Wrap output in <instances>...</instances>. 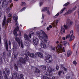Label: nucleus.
Masks as SVG:
<instances>
[{
  "instance_id": "nucleus-61",
  "label": "nucleus",
  "mask_w": 79,
  "mask_h": 79,
  "mask_svg": "<svg viewBox=\"0 0 79 79\" xmlns=\"http://www.w3.org/2000/svg\"><path fill=\"white\" fill-rule=\"evenodd\" d=\"M2 74V71H0V75H1Z\"/></svg>"
},
{
  "instance_id": "nucleus-52",
  "label": "nucleus",
  "mask_w": 79,
  "mask_h": 79,
  "mask_svg": "<svg viewBox=\"0 0 79 79\" xmlns=\"http://www.w3.org/2000/svg\"><path fill=\"white\" fill-rule=\"evenodd\" d=\"M44 16H45V15H44V14H42V19H44Z\"/></svg>"
},
{
  "instance_id": "nucleus-48",
  "label": "nucleus",
  "mask_w": 79,
  "mask_h": 79,
  "mask_svg": "<svg viewBox=\"0 0 79 79\" xmlns=\"http://www.w3.org/2000/svg\"><path fill=\"white\" fill-rule=\"evenodd\" d=\"M21 59H22V58H21V59H19V60L20 62H23V60H21Z\"/></svg>"
},
{
  "instance_id": "nucleus-22",
  "label": "nucleus",
  "mask_w": 79,
  "mask_h": 79,
  "mask_svg": "<svg viewBox=\"0 0 79 79\" xmlns=\"http://www.w3.org/2000/svg\"><path fill=\"white\" fill-rule=\"evenodd\" d=\"M67 56H68V57H69V56H70L71 55V51H67Z\"/></svg>"
},
{
  "instance_id": "nucleus-27",
  "label": "nucleus",
  "mask_w": 79,
  "mask_h": 79,
  "mask_svg": "<svg viewBox=\"0 0 79 79\" xmlns=\"http://www.w3.org/2000/svg\"><path fill=\"white\" fill-rule=\"evenodd\" d=\"M65 9H66V8L65 7H64L62 10H61L60 12V14L62 13L63 12V11L64 10H65Z\"/></svg>"
},
{
  "instance_id": "nucleus-23",
  "label": "nucleus",
  "mask_w": 79,
  "mask_h": 79,
  "mask_svg": "<svg viewBox=\"0 0 79 79\" xmlns=\"http://www.w3.org/2000/svg\"><path fill=\"white\" fill-rule=\"evenodd\" d=\"M73 10H69L67 11V15H69V14H71L72 12H73Z\"/></svg>"
},
{
  "instance_id": "nucleus-50",
  "label": "nucleus",
  "mask_w": 79,
  "mask_h": 79,
  "mask_svg": "<svg viewBox=\"0 0 79 79\" xmlns=\"http://www.w3.org/2000/svg\"><path fill=\"white\" fill-rule=\"evenodd\" d=\"M47 29L48 31H49V30H50V28H49V27H48L47 28Z\"/></svg>"
},
{
  "instance_id": "nucleus-13",
  "label": "nucleus",
  "mask_w": 79,
  "mask_h": 79,
  "mask_svg": "<svg viewBox=\"0 0 79 79\" xmlns=\"http://www.w3.org/2000/svg\"><path fill=\"white\" fill-rule=\"evenodd\" d=\"M40 32L42 33L43 36L46 39H48V36H47V35L45 34V33L42 30H41Z\"/></svg>"
},
{
  "instance_id": "nucleus-6",
  "label": "nucleus",
  "mask_w": 79,
  "mask_h": 79,
  "mask_svg": "<svg viewBox=\"0 0 79 79\" xmlns=\"http://www.w3.org/2000/svg\"><path fill=\"white\" fill-rule=\"evenodd\" d=\"M47 40H43L41 41V48H46V44L45 43H47Z\"/></svg>"
},
{
  "instance_id": "nucleus-25",
  "label": "nucleus",
  "mask_w": 79,
  "mask_h": 79,
  "mask_svg": "<svg viewBox=\"0 0 79 79\" xmlns=\"http://www.w3.org/2000/svg\"><path fill=\"white\" fill-rule=\"evenodd\" d=\"M66 39H69L70 40V35H67L65 37Z\"/></svg>"
},
{
  "instance_id": "nucleus-34",
  "label": "nucleus",
  "mask_w": 79,
  "mask_h": 79,
  "mask_svg": "<svg viewBox=\"0 0 79 79\" xmlns=\"http://www.w3.org/2000/svg\"><path fill=\"white\" fill-rule=\"evenodd\" d=\"M63 74H64V73L63 72V71H60L59 72V75L60 76V74H61V73H63Z\"/></svg>"
},
{
  "instance_id": "nucleus-33",
  "label": "nucleus",
  "mask_w": 79,
  "mask_h": 79,
  "mask_svg": "<svg viewBox=\"0 0 79 79\" xmlns=\"http://www.w3.org/2000/svg\"><path fill=\"white\" fill-rule=\"evenodd\" d=\"M77 8V7L75 6L72 9V10H73V11H74V10H76Z\"/></svg>"
},
{
  "instance_id": "nucleus-35",
  "label": "nucleus",
  "mask_w": 79,
  "mask_h": 79,
  "mask_svg": "<svg viewBox=\"0 0 79 79\" xmlns=\"http://www.w3.org/2000/svg\"><path fill=\"white\" fill-rule=\"evenodd\" d=\"M69 2H68L65 4H64L63 5V6H67V5H69Z\"/></svg>"
},
{
  "instance_id": "nucleus-39",
  "label": "nucleus",
  "mask_w": 79,
  "mask_h": 79,
  "mask_svg": "<svg viewBox=\"0 0 79 79\" xmlns=\"http://www.w3.org/2000/svg\"><path fill=\"white\" fill-rule=\"evenodd\" d=\"M42 5H43V2H40V6H42Z\"/></svg>"
},
{
  "instance_id": "nucleus-56",
  "label": "nucleus",
  "mask_w": 79,
  "mask_h": 79,
  "mask_svg": "<svg viewBox=\"0 0 79 79\" xmlns=\"http://www.w3.org/2000/svg\"><path fill=\"white\" fill-rule=\"evenodd\" d=\"M65 39L66 38L64 37H62L63 40H65Z\"/></svg>"
},
{
  "instance_id": "nucleus-9",
  "label": "nucleus",
  "mask_w": 79,
  "mask_h": 79,
  "mask_svg": "<svg viewBox=\"0 0 79 79\" xmlns=\"http://www.w3.org/2000/svg\"><path fill=\"white\" fill-rule=\"evenodd\" d=\"M67 23L68 26L69 27L73 24V22L71 21V20L69 19H68L67 20Z\"/></svg>"
},
{
  "instance_id": "nucleus-63",
  "label": "nucleus",
  "mask_w": 79,
  "mask_h": 79,
  "mask_svg": "<svg viewBox=\"0 0 79 79\" xmlns=\"http://www.w3.org/2000/svg\"><path fill=\"white\" fill-rule=\"evenodd\" d=\"M5 78L6 79H8V78L6 77H5Z\"/></svg>"
},
{
  "instance_id": "nucleus-12",
  "label": "nucleus",
  "mask_w": 79,
  "mask_h": 79,
  "mask_svg": "<svg viewBox=\"0 0 79 79\" xmlns=\"http://www.w3.org/2000/svg\"><path fill=\"white\" fill-rule=\"evenodd\" d=\"M17 41L18 42L19 45L20 46L21 45V47L22 48H23L24 47V46H23V43L22 42V40H17Z\"/></svg>"
},
{
  "instance_id": "nucleus-53",
  "label": "nucleus",
  "mask_w": 79,
  "mask_h": 79,
  "mask_svg": "<svg viewBox=\"0 0 79 79\" xmlns=\"http://www.w3.org/2000/svg\"><path fill=\"white\" fill-rule=\"evenodd\" d=\"M15 69H18V67H17V66H16V65H15Z\"/></svg>"
},
{
  "instance_id": "nucleus-2",
  "label": "nucleus",
  "mask_w": 79,
  "mask_h": 79,
  "mask_svg": "<svg viewBox=\"0 0 79 79\" xmlns=\"http://www.w3.org/2000/svg\"><path fill=\"white\" fill-rule=\"evenodd\" d=\"M37 55H38V56L40 58H43V54L40 52H37L34 54L32 53L30 55V56H31L33 58H35V57L37 56Z\"/></svg>"
},
{
  "instance_id": "nucleus-40",
  "label": "nucleus",
  "mask_w": 79,
  "mask_h": 79,
  "mask_svg": "<svg viewBox=\"0 0 79 79\" xmlns=\"http://www.w3.org/2000/svg\"><path fill=\"white\" fill-rule=\"evenodd\" d=\"M73 63L74 64H75V65H76V64H77V62H76V61H73Z\"/></svg>"
},
{
  "instance_id": "nucleus-55",
  "label": "nucleus",
  "mask_w": 79,
  "mask_h": 79,
  "mask_svg": "<svg viewBox=\"0 0 79 79\" xmlns=\"http://www.w3.org/2000/svg\"><path fill=\"white\" fill-rule=\"evenodd\" d=\"M49 27L51 29L52 28V25H50L49 26Z\"/></svg>"
},
{
  "instance_id": "nucleus-18",
  "label": "nucleus",
  "mask_w": 79,
  "mask_h": 79,
  "mask_svg": "<svg viewBox=\"0 0 79 79\" xmlns=\"http://www.w3.org/2000/svg\"><path fill=\"white\" fill-rule=\"evenodd\" d=\"M25 40H30L31 39H29L28 35L26 34L24 35Z\"/></svg>"
},
{
  "instance_id": "nucleus-32",
  "label": "nucleus",
  "mask_w": 79,
  "mask_h": 79,
  "mask_svg": "<svg viewBox=\"0 0 79 79\" xmlns=\"http://www.w3.org/2000/svg\"><path fill=\"white\" fill-rule=\"evenodd\" d=\"M59 13H57V14L55 16V18H57V17H58V16L59 15Z\"/></svg>"
},
{
  "instance_id": "nucleus-57",
  "label": "nucleus",
  "mask_w": 79,
  "mask_h": 79,
  "mask_svg": "<svg viewBox=\"0 0 79 79\" xmlns=\"http://www.w3.org/2000/svg\"><path fill=\"white\" fill-rule=\"evenodd\" d=\"M29 37L30 38H31V34H30L29 35Z\"/></svg>"
},
{
  "instance_id": "nucleus-30",
  "label": "nucleus",
  "mask_w": 79,
  "mask_h": 79,
  "mask_svg": "<svg viewBox=\"0 0 79 79\" xmlns=\"http://www.w3.org/2000/svg\"><path fill=\"white\" fill-rule=\"evenodd\" d=\"M20 79H24V78H23V74L20 75Z\"/></svg>"
},
{
  "instance_id": "nucleus-5",
  "label": "nucleus",
  "mask_w": 79,
  "mask_h": 79,
  "mask_svg": "<svg viewBox=\"0 0 79 79\" xmlns=\"http://www.w3.org/2000/svg\"><path fill=\"white\" fill-rule=\"evenodd\" d=\"M46 61V62L47 63H52L53 62V60L52 59V57H51L50 55L48 54L47 56Z\"/></svg>"
},
{
  "instance_id": "nucleus-58",
  "label": "nucleus",
  "mask_w": 79,
  "mask_h": 79,
  "mask_svg": "<svg viewBox=\"0 0 79 79\" xmlns=\"http://www.w3.org/2000/svg\"><path fill=\"white\" fill-rule=\"evenodd\" d=\"M9 45H11V42H10V40H9Z\"/></svg>"
},
{
  "instance_id": "nucleus-11",
  "label": "nucleus",
  "mask_w": 79,
  "mask_h": 79,
  "mask_svg": "<svg viewBox=\"0 0 79 79\" xmlns=\"http://www.w3.org/2000/svg\"><path fill=\"white\" fill-rule=\"evenodd\" d=\"M6 0H2V5L4 7H7L8 5H7V3L6 2Z\"/></svg>"
},
{
  "instance_id": "nucleus-28",
  "label": "nucleus",
  "mask_w": 79,
  "mask_h": 79,
  "mask_svg": "<svg viewBox=\"0 0 79 79\" xmlns=\"http://www.w3.org/2000/svg\"><path fill=\"white\" fill-rule=\"evenodd\" d=\"M26 3L24 2H23L21 3V5L23 6L24 5H26Z\"/></svg>"
},
{
  "instance_id": "nucleus-46",
  "label": "nucleus",
  "mask_w": 79,
  "mask_h": 79,
  "mask_svg": "<svg viewBox=\"0 0 79 79\" xmlns=\"http://www.w3.org/2000/svg\"><path fill=\"white\" fill-rule=\"evenodd\" d=\"M12 0H9V1H8V3H10L12 2Z\"/></svg>"
},
{
  "instance_id": "nucleus-3",
  "label": "nucleus",
  "mask_w": 79,
  "mask_h": 79,
  "mask_svg": "<svg viewBox=\"0 0 79 79\" xmlns=\"http://www.w3.org/2000/svg\"><path fill=\"white\" fill-rule=\"evenodd\" d=\"M62 47H62V45H61L59 44L58 46V48L57 47L56 48V51L58 53L62 52H65L64 48L63 47V48H62Z\"/></svg>"
},
{
  "instance_id": "nucleus-29",
  "label": "nucleus",
  "mask_w": 79,
  "mask_h": 79,
  "mask_svg": "<svg viewBox=\"0 0 79 79\" xmlns=\"http://www.w3.org/2000/svg\"><path fill=\"white\" fill-rule=\"evenodd\" d=\"M14 34L15 35H18V34H17V32H16V31L15 30H14Z\"/></svg>"
},
{
  "instance_id": "nucleus-62",
  "label": "nucleus",
  "mask_w": 79,
  "mask_h": 79,
  "mask_svg": "<svg viewBox=\"0 0 79 79\" xmlns=\"http://www.w3.org/2000/svg\"><path fill=\"white\" fill-rule=\"evenodd\" d=\"M73 48L74 49L75 48V46H74L73 47Z\"/></svg>"
},
{
  "instance_id": "nucleus-24",
  "label": "nucleus",
  "mask_w": 79,
  "mask_h": 79,
  "mask_svg": "<svg viewBox=\"0 0 79 79\" xmlns=\"http://www.w3.org/2000/svg\"><path fill=\"white\" fill-rule=\"evenodd\" d=\"M24 60L25 61H28L29 60V57L27 56V55H26Z\"/></svg>"
},
{
  "instance_id": "nucleus-31",
  "label": "nucleus",
  "mask_w": 79,
  "mask_h": 79,
  "mask_svg": "<svg viewBox=\"0 0 79 79\" xmlns=\"http://www.w3.org/2000/svg\"><path fill=\"white\" fill-rule=\"evenodd\" d=\"M51 48H52V52H53V51H55V47L53 48L51 46Z\"/></svg>"
},
{
  "instance_id": "nucleus-60",
  "label": "nucleus",
  "mask_w": 79,
  "mask_h": 79,
  "mask_svg": "<svg viewBox=\"0 0 79 79\" xmlns=\"http://www.w3.org/2000/svg\"><path fill=\"white\" fill-rule=\"evenodd\" d=\"M2 16V12L0 11V17Z\"/></svg>"
},
{
  "instance_id": "nucleus-36",
  "label": "nucleus",
  "mask_w": 79,
  "mask_h": 79,
  "mask_svg": "<svg viewBox=\"0 0 79 79\" xmlns=\"http://www.w3.org/2000/svg\"><path fill=\"white\" fill-rule=\"evenodd\" d=\"M19 27H18V26H17L14 30H15V31H18V30H19Z\"/></svg>"
},
{
  "instance_id": "nucleus-47",
  "label": "nucleus",
  "mask_w": 79,
  "mask_h": 79,
  "mask_svg": "<svg viewBox=\"0 0 79 79\" xmlns=\"http://www.w3.org/2000/svg\"><path fill=\"white\" fill-rule=\"evenodd\" d=\"M31 34H32V35H34V32H33L32 31H31Z\"/></svg>"
},
{
  "instance_id": "nucleus-51",
  "label": "nucleus",
  "mask_w": 79,
  "mask_h": 79,
  "mask_svg": "<svg viewBox=\"0 0 79 79\" xmlns=\"http://www.w3.org/2000/svg\"><path fill=\"white\" fill-rule=\"evenodd\" d=\"M24 44L25 45H26V46H28V45H27V43H24Z\"/></svg>"
},
{
  "instance_id": "nucleus-4",
  "label": "nucleus",
  "mask_w": 79,
  "mask_h": 79,
  "mask_svg": "<svg viewBox=\"0 0 79 79\" xmlns=\"http://www.w3.org/2000/svg\"><path fill=\"white\" fill-rule=\"evenodd\" d=\"M11 21V18H9L7 20L6 22V17L5 16H4V18L3 21L2 22V27L4 26H5V24H6V25H8V24Z\"/></svg>"
},
{
  "instance_id": "nucleus-37",
  "label": "nucleus",
  "mask_w": 79,
  "mask_h": 79,
  "mask_svg": "<svg viewBox=\"0 0 79 79\" xmlns=\"http://www.w3.org/2000/svg\"><path fill=\"white\" fill-rule=\"evenodd\" d=\"M8 17H10V18H11V17L12 16V14H11V13H10V14H9L8 15Z\"/></svg>"
},
{
  "instance_id": "nucleus-43",
  "label": "nucleus",
  "mask_w": 79,
  "mask_h": 79,
  "mask_svg": "<svg viewBox=\"0 0 79 79\" xmlns=\"http://www.w3.org/2000/svg\"><path fill=\"white\" fill-rule=\"evenodd\" d=\"M47 13L49 15H50V11H49V10H48L47 12Z\"/></svg>"
},
{
  "instance_id": "nucleus-26",
  "label": "nucleus",
  "mask_w": 79,
  "mask_h": 79,
  "mask_svg": "<svg viewBox=\"0 0 79 79\" xmlns=\"http://www.w3.org/2000/svg\"><path fill=\"white\" fill-rule=\"evenodd\" d=\"M61 66H61V67L63 69H64V71H66V70H67V69L63 67V65H61Z\"/></svg>"
},
{
  "instance_id": "nucleus-10",
  "label": "nucleus",
  "mask_w": 79,
  "mask_h": 79,
  "mask_svg": "<svg viewBox=\"0 0 79 79\" xmlns=\"http://www.w3.org/2000/svg\"><path fill=\"white\" fill-rule=\"evenodd\" d=\"M41 33L39 31H37L36 32V35L39 37L40 39V40H42V39H44V38L42 37V36H40Z\"/></svg>"
},
{
  "instance_id": "nucleus-42",
  "label": "nucleus",
  "mask_w": 79,
  "mask_h": 79,
  "mask_svg": "<svg viewBox=\"0 0 79 79\" xmlns=\"http://www.w3.org/2000/svg\"><path fill=\"white\" fill-rule=\"evenodd\" d=\"M25 9H26V7H24L23 8L22 10H20V11H23L24 10H25Z\"/></svg>"
},
{
  "instance_id": "nucleus-16",
  "label": "nucleus",
  "mask_w": 79,
  "mask_h": 79,
  "mask_svg": "<svg viewBox=\"0 0 79 79\" xmlns=\"http://www.w3.org/2000/svg\"><path fill=\"white\" fill-rule=\"evenodd\" d=\"M65 32V30H64V28L63 27H61V33L62 34H63Z\"/></svg>"
},
{
  "instance_id": "nucleus-7",
  "label": "nucleus",
  "mask_w": 79,
  "mask_h": 79,
  "mask_svg": "<svg viewBox=\"0 0 79 79\" xmlns=\"http://www.w3.org/2000/svg\"><path fill=\"white\" fill-rule=\"evenodd\" d=\"M13 19L14 20H15V22H16L15 23V26H18L19 24H18V23L17 22V19H18V16H16V14H15L13 15Z\"/></svg>"
},
{
  "instance_id": "nucleus-59",
  "label": "nucleus",
  "mask_w": 79,
  "mask_h": 79,
  "mask_svg": "<svg viewBox=\"0 0 79 79\" xmlns=\"http://www.w3.org/2000/svg\"><path fill=\"white\" fill-rule=\"evenodd\" d=\"M56 44H59V41H57L56 42Z\"/></svg>"
},
{
  "instance_id": "nucleus-44",
  "label": "nucleus",
  "mask_w": 79,
  "mask_h": 79,
  "mask_svg": "<svg viewBox=\"0 0 79 79\" xmlns=\"http://www.w3.org/2000/svg\"><path fill=\"white\" fill-rule=\"evenodd\" d=\"M64 28H65V29H67V26H66V25H64Z\"/></svg>"
},
{
  "instance_id": "nucleus-21",
  "label": "nucleus",
  "mask_w": 79,
  "mask_h": 79,
  "mask_svg": "<svg viewBox=\"0 0 79 79\" xmlns=\"http://www.w3.org/2000/svg\"><path fill=\"white\" fill-rule=\"evenodd\" d=\"M49 8V7H48L44 8L42 10V11H47V10H48Z\"/></svg>"
},
{
  "instance_id": "nucleus-49",
  "label": "nucleus",
  "mask_w": 79,
  "mask_h": 79,
  "mask_svg": "<svg viewBox=\"0 0 79 79\" xmlns=\"http://www.w3.org/2000/svg\"><path fill=\"white\" fill-rule=\"evenodd\" d=\"M37 39V38H36L35 37H34L33 40H36Z\"/></svg>"
},
{
  "instance_id": "nucleus-38",
  "label": "nucleus",
  "mask_w": 79,
  "mask_h": 79,
  "mask_svg": "<svg viewBox=\"0 0 79 79\" xmlns=\"http://www.w3.org/2000/svg\"><path fill=\"white\" fill-rule=\"evenodd\" d=\"M7 10L8 12H10V10H11V7H8V8Z\"/></svg>"
},
{
  "instance_id": "nucleus-64",
  "label": "nucleus",
  "mask_w": 79,
  "mask_h": 79,
  "mask_svg": "<svg viewBox=\"0 0 79 79\" xmlns=\"http://www.w3.org/2000/svg\"><path fill=\"white\" fill-rule=\"evenodd\" d=\"M78 15H79V10L78 11Z\"/></svg>"
},
{
  "instance_id": "nucleus-45",
  "label": "nucleus",
  "mask_w": 79,
  "mask_h": 79,
  "mask_svg": "<svg viewBox=\"0 0 79 79\" xmlns=\"http://www.w3.org/2000/svg\"><path fill=\"white\" fill-rule=\"evenodd\" d=\"M14 58L15 59V60H16L17 58H16V57H17V56H16V55H14Z\"/></svg>"
},
{
  "instance_id": "nucleus-15",
  "label": "nucleus",
  "mask_w": 79,
  "mask_h": 79,
  "mask_svg": "<svg viewBox=\"0 0 79 79\" xmlns=\"http://www.w3.org/2000/svg\"><path fill=\"white\" fill-rule=\"evenodd\" d=\"M32 69H35V70H34V72H35V73H39L40 72V70H39L38 69L35 67H33L32 68Z\"/></svg>"
},
{
  "instance_id": "nucleus-14",
  "label": "nucleus",
  "mask_w": 79,
  "mask_h": 79,
  "mask_svg": "<svg viewBox=\"0 0 79 79\" xmlns=\"http://www.w3.org/2000/svg\"><path fill=\"white\" fill-rule=\"evenodd\" d=\"M61 44L62 45H64L65 46H66L67 45H69V43L66 41H64L62 42H61Z\"/></svg>"
},
{
  "instance_id": "nucleus-8",
  "label": "nucleus",
  "mask_w": 79,
  "mask_h": 79,
  "mask_svg": "<svg viewBox=\"0 0 79 79\" xmlns=\"http://www.w3.org/2000/svg\"><path fill=\"white\" fill-rule=\"evenodd\" d=\"M73 31L71 30L70 31V40H74V38H75V36L73 35Z\"/></svg>"
},
{
  "instance_id": "nucleus-1",
  "label": "nucleus",
  "mask_w": 79,
  "mask_h": 79,
  "mask_svg": "<svg viewBox=\"0 0 79 79\" xmlns=\"http://www.w3.org/2000/svg\"><path fill=\"white\" fill-rule=\"evenodd\" d=\"M41 68L44 69V73L46 76H48L49 77H48L46 76H43V77L41 78L42 79H55V77L52 75V72H54V69H52V68L49 67L48 68V69L49 72H47L46 70V66H42L41 67Z\"/></svg>"
},
{
  "instance_id": "nucleus-19",
  "label": "nucleus",
  "mask_w": 79,
  "mask_h": 79,
  "mask_svg": "<svg viewBox=\"0 0 79 79\" xmlns=\"http://www.w3.org/2000/svg\"><path fill=\"white\" fill-rule=\"evenodd\" d=\"M33 41L34 44L36 45H37L39 43V40H33Z\"/></svg>"
},
{
  "instance_id": "nucleus-20",
  "label": "nucleus",
  "mask_w": 79,
  "mask_h": 79,
  "mask_svg": "<svg viewBox=\"0 0 79 79\" xmlns=\"http://www.w3.org/2000/svg\"><path fill=\"white\" fill-rule=\"evenodd\" d=\"M5 45L6 50L7 51H8V43H7V41H6H6Z\"/></svg>"
},
{
  "instance_id": "nucleus-54",
  "label": "nucleus",
  "mask_w": 79,
  "mask_h": 79,
  "mask_svg": "<svg viewBox=\"0 0 79 79\" xmlns=\"http://www.w3.org/2000/svg\"><path fill=\"white\" fill-rule=\"evenodd\" d=\"M15 40H19V38L16 37V38H15Z\"/></svg>"
},
{
  "instance_id": "nucleus-41",
  "label": "nucleus",
  "mask_w": 79,
  "mask_h": 79,
  "mask_svg": "<svg viewBox=\"0 0 79 79\" xmlns=\"http://www.w3.org/2000/svg\"><path fill=\"white\" fill-rule=\"evenodd\" d=\"M56 69H57V70H58L59 69V66L58 65H56Z\"/></svg>"
},
{
  "instance_id": "nucleus-17",
  "label": "nucleus",
  "mask_w": 79,
  "mask_h": 79,
  "mask_svg": "<svg viewBox=\"0 0 79 79\" xmlns=\"http://www.w3.org/2000/svg\"><path fill=\"white\" fill-rule=\"evenodd\" d=\"M58 20H56V23H53L52 24V26H53V27H56V25H57V24H58Z\"/></svg>"
}]
</instances>
